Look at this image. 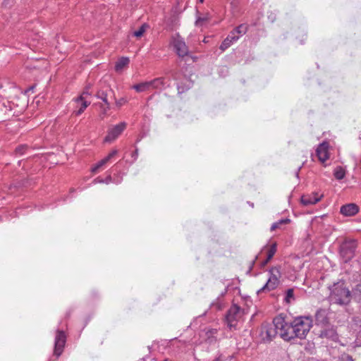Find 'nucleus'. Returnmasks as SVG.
<instances>
[{
	"mask_svg": "<svg viewBox=\"0 0 361 361\" xmlns=\"http://www.w3.org/2000/svg\"><path fill=\"white\" fill-rule=\"evenodd\" d=\"M338 361H354L353 357L347 354H343L338 358Z\"/></svg>",
	"mask_w": 361,
	"mask_h": 361,
	"instance_id": "nucleus-32",
	"label": "nucleus"
},
{
	"mask_svg": "<svg viewBox=\"0 0 361 361\" xmlns=\"http://www.w3.org/2000/svg\"><path fill=\"white\" fill-rule=\"evenodd\" d=\"M358 212V207L353 203L343 205L341 207V213L346 216H353Z\"/></svg>",
	"mask_w": 361,
	"mask_h": 361,
	"instance_id": "nucleus-15",
	"label": "nucleus"
},
{
	"mask_svg": "<svg viewBox=\"0 0 361 361\" xmlns=\"http://www.w3.org/2000/svg\"><path fill=\"white\" fill-rule=\"evenodd\" d=\"M304 361H319V360L314 357H309V358L305 359Z\"/></svg>",
	"mask_w": 361,
	"mask_h": 361,
	"instance_id": "nucleus-41",
	"label": "nucleus"
},
{
	"mask_svg": "<svg viewBox=\"0 0 361 361\" xmlns=\"http://www.w3.org/2000/svg\"><path fill=\"white\" fill-rule=\"evenodd\" d=\"M27 148V145H20L16 147V152L20 154H23L25 150Z\"/></svg>",
	"mask_w": 361,
	"mask_h": 361,
	"instance_id": "nucleus-33",
	"label": "nucleus"
},
{
	"mask_svg": "<svg viewBox=\"0 0 361 361\" xmlns=\"http://www.w3.org/2000/svg\"><path fill=\"white\" fill-rule=\"evenodd\" d=\"M276 252V244L274 243L268 249L267 257L268 260L271 259L273 256L275 255Z\"/></svg>",
	"mask_w": 361,
	"mask_h": 361,
	"instance_id": "nucleus-25",
	"label": "nucleus"
},
{
	"mask_svg": "<svg viewBox=\"0 0 361 361\" xmlns=\"http://www.w3.org/2000/svg\"><path fill=\"white\" fill-rule=\"evenodd\" d=\"M126 127V123L125 122H122L118 125H116L111 130H109L108 135L105 137L104 141L107 142H110L118 137V136L121 134V133L124 130Z\"/></svg>",
	"mask_w": 361,
	"mask_h": 361,
	"instance_id": "nucleus-7",
	"label": "nucleus"
},
{
	"mask_svg": "<svg viewBox=\"0 0 361 361\" xmlns=\"http://www.w3.org/2000/svg\"><path fill=\"white\" fill-rule=\"evenodd\" d=\"M107 161H108V159L104 158V159H102V160H101V161L97 164V165H98V166L101 167V166H102L103 165H104Z\"/></svg>",
	"mask_w": 361,
	"mask_h": 361,
	"instance_id": "nucleus-37",
	"label": "nucleus"
},
{
	"mask_svg": "<svg viewBox=\"0 0 361 361\" xmlns=\"http://www.w3.org/2000/svg\"><path fill=\"white\" fill-rule=\"evenodd\" d=\"M100 167L98 166V165L97 164L93 169H92V172H95L98 169H99Z\"/></svg>",
	"mask_w": 361,
	"mask_h": 361,
	"instance_id": "nucleus-44",
	"label": "nucleus"
},
{
	"mask_svg": "<svg viewBox=\"0 0 361 361\" xmlns=\"http://www.w3.org/2000/svg\"><path fill=\"white\" fill-rule=\"evenodd\" d=\"M150 83L149 82H145L133 85V88L138 92H144L150 88Z\"/></svg>",
	"mask_w": 361,
	"mask_h": 361,
	"instance_id": "nucleus-21",
	"label": "nucleus"
},
{
	"mask_svg": "<svg viewBox=\"0 0 361 361\" xmlns=\"http://www.w3.org/2000/svg\"><path fill=\"white\" fill-rule=\"evenodd\" d=\"M79 102H81V106L80 107V109L75 111V114L76 115H80L84 111L85 109L89 106L90 104V102H87V101H85V99L83 100H79Z\"/></svg>",
	"mask_w": 361,
	"mask_h": 361,
	"instance_id": "nucleus-26",
	"label": "nucleus"
},
{
	"mask_svg": "<svg viewBox=\"0 0 361 361\" xmlns=\"http://www.w3.org/2000/svg\"><path fill=\"white\" fill-rule=\"evenodd\" d=\"M334 176L338 180L343 179L344 178V176H345V171H344V169L342 167H341V166L336 167L335 171H334Z\"/></svg>",
	"mask_w": 361,
	"mask_h": 361,
	"instance_id": "nucleus-23",
	"label": "nucleus"
},
{
	"mask_svg": "<svg viewBox=\"0 0 361 361\" xmlns=\"http://www.w3.org/2000/svg\"><path fill=\"white\" fill-rule=\"evenodd\" d=\"M290 222L289 219H284L279 221L278 222L274 223L271 227V231H274L277 228H279L281 225L288 224Z\"/></svg>",
	"mask_w": 361,
	"mask_h": 361,
	"instance_id": "nucleus-24",
	"label": "nucleus"
},
{
	"mask_svg": "<svg viewBox=\"0 0 361 361\" xmlns=\"http://www.w3.org/2000/svg\"><path fill=\"white\" fill-rule=\"evenodd\" d=\"M294 295H293V289L290 288L286 292V301L287 302H290V300L293 299Z\"/></svg>",
	"mask_w": 361,
	"mask_h": 361,
	"instance_id": "nucleus-31",
	"label": "nucleus"
},
{
	"mask_svg": "<svg viewBox=\"0 0 361 361\" xmlns=\"http://www.w3.org/2000/svg\"><path fill=\"white\" fill-rule=\"evenodd\" d=\"M243 314L242 310L240 307L236 305H232L226 314V320L228 324L232 326L233 322L238 319Z\"/></svg>",
	"mask_w": 361,
	"mask_h": 361,
	"instance_id": "nucleus-8",
	"label": "nucleus"
},
{
	"mask_svg": "<svg viewBox=\"0 0 361 361\" xmlns=\"http://www.w3.org/2000/svg\"><path fill=\"white\" fill-rule=\"evenodd\" d=\"M247 30V27L245 25H240L238 26L234 31H235L236 34L242 35L245 34Z\"/></svg>",
	"mask_w": 361,
	"mask_h": 361,
	"instance_id": "nucleus-30",
	"label": "nucleus"
},
{
	"mask_svg": "<svg viewBox=\"0 0 361 361\" xmlns=\"http://www.w3.org/2000/svg\"><path fill=\"white\" fill-rule=\"evenodd\" d=\"M13 1V0H4L3 4L5 6H7L9 4L10 1L12 2Z\"/></svg>",
	"mask_w": 361,
	"mask_h": 361,
	"instance_id": "nucleus-40",
	"label": "nucleus"
},
{
	"mask_svg": "<svg viewBox=\"0 0 361 361\" xmlns=\"http://www.w3.org/2000/svg\"><path fill=\"white\" fill-rule=\"evenodd\" d=\"M117 152H118V151L114 149L105 158L108 159V161H109L111 158H112L114 155H116L117 154Z\"/></svg>",
	"mask_w": 361,
	"mask_h": 361,
	"instance_id": "nucleus-36",
	"label": "nucleus"
},
{
	"mask_svg": "<svg viewBox=\"0 0 361 361\" xmlns=\"http://www.w3.org/2000/svg\"><path fill=\"white\" fill-rule=\"evenodd\" d=\"M177 88L178 93H183L185 91L184 88L181 87L180 85H178Z\"/></svg>",
	"mask_w": 361,
	"mask_h": 361,
	"instance_id": "nucleus-39",
	"label": "nucleus"
},
{
	"mask_svg": "<svg viewBox=\"0 0 361 361\" xmlns=\"http://www.w3.org/2000/svg\"><path fill=\"white\" fill-rule=\"evenodd\" d=\"M200 1L201 3H203L204 0H200Z\"/></svg>",
	"mask_w": 361,
	"mask_h": 361,
	"instance_id": "nucleus-47",
	"label": "nucleus"
},
{
	"mask_svg": "<svg viewBox=\"0 0 361 361\" xmlns=\"http://www.w3.org/2000/svg\"><path fill=\"white\" fill-rule=\"evenodd\" d=\"M66 343V335L63 331L58 330L55 338L54 354L59 357L63 352Z\"/></svg>",
	"mask_w": 361,
	"mask_h": 361,
	"instance_id": "nucleus-6",
	"label": "nucleus"
},
{
	"mask_svg": "<svg viewBox=\"0 0 361 361\" xmlns=\"http://www.w3.org/2000/svg\"><path fill=\"white\" fill-rule=\"evenodd\" d=\"M111 180V176H109L106 179V183H108L109 181H110Z\"/></svg>",
	"mask_w": 361,
	"mask_h": 361,
	"instance_id": "nucleus-45",
	"label": "nucleus"
},
{
	"mask_svg": "<svg viewBox=\"0 0 361 361\" xmlns=\"http://www.w3.org/2000/svg\"><path fill=\"white\" fill-rule=\"evenodd\" d=\"M97 97L102 99V102L106 105V109H110V104L108 100V96L115 99L114 92L110 87H107L106 90H99L97 92Z\"/></svg>",
	"mask_w": 361,
	"mask_h": 361,
	"instance_id": "nucleus-10",
	"label": "nucleus"
},
{
	"mask_svg": "<svg viewBox=\"0 0 361 361\" xmlns=\"http://www.w3.org/2000/svg\"><path fill=\"white\" fill-rule=\"evenodd\" d=\"M329 300L331 303L337 304L341 306L348 305L352 297V290L350 291L343 281L334 283L331 287Z\"/></svg>",
	"mask_w": 361,
	"mask_h": 361,
	"instance_id": "nucleus-1",
	"label": "nucleus"
},
{
	"mask_svg": "<svg viewBox=\"0 0 361 361\" xmlns=\"http://www.w3.org/2000/svg\"><path fill=\"white\" fill-rule=\"evenodd\" d=\"M90 87H91V85H87V86L85 87V89H84V90H83V92H82V94H81L80 97H77V98L75 99V102H79V100H83V99H85V95L90 94V92H89V90L90 89Z\"/></svg>",
	"mask_w": 361,
	"mask_h": 361,
	"instance_id": "nucleus-27",
	"label": "nucleus"
},
{
	"mask_svg": "<svg viewBox=\"0 0 361 361\" xmlns=\"http://www.w3.org/2000/svg\"><path fill=\"white\" fill-rule=\"evenodd\" d=\"M283 328V317H276L271 324H267L262 326L261 335L264 341L270 342L276 334H279Z\"/></svg>",
	"mask_w": 361,
	"mask_h": 361,
	"instance_id": "nucleus-2",
	"label": "nucleus"
},
{
	"mask_svg": "<svg viewBox=\"0 0 361 361\" xmlns=\"http://www.w3.org/2000/svg\"><path fill=\"white\" fill-rule=\"evenodd\" d=\"M135 154H137V150H135Z\"/></svg>",
	"mask_w": 361,
	"mask_h": 361,
	"instance_id": "nucleus-46",
	"label": "nucleus"
},
{
	"mask_svg": "<svg viewBox=\"0 0 361 361\" xmlns=\"http://www.w3.org/2000/svg\"><path fill=\"white\" fill-rule=\"evenodd\" d=\"M150 87L157 89L161 90L164 87L165 82L164 78H157L151 81H149Z\"/></svg>",
	"mask_w": 361,
	"mask_h": 361,
	"instance_id": "nucleus-17",
	"label": "nucleus"
},
{
	"mask_svg": "<svg viewBox=\"0 0 361 361\" xmlns=\"http://www.w3.org/2000/svg\"><path fill=\"white\" fill-rule=\"evenodd\" d=\"M129 63V59L127 57H122L116 63L115 69L117 72L122 71Z\"/></svg>",
	"mask_w": 361,
	"mask_h": 361,
	"instance_id": "nucleus-20",
	"label": "nucleus"
},
{
	"mask_svg": "<svg viewBox=\"0 0 361 361\" xmlns=\"http://www.w3.org/2000/svg\"><path fill=\"white\" fill-rule=\"evenodd\" d=\"M34 88H35V85L30 86L27 90H25V93H27L28 92H30L31 90L32 91Z\"/></svg>",
	"mask_w": 361,
	"mask_h": 361,
	"instance_id": "nucleus-43",
	"label": "nucleus"
},
{
	"mask_svg": "<svg viewBox=\"0 0 361 361\" xmlns=\"http://www.w3.org/2000/svg\"><path fill=\"white\" fill-rule=\"evenodd\" d=\"M209 19V15L207 14L204 17H198L195 21V25L197 26H202L204 23L207 22Z\"/></svg>",
	"mask_w": 361,
	"mask_h": 361,
	"instance_id": "nucleus-29",
	"label": "nucleus"
},
{
	"mask_svg": "<svg viewBox=\"0 0 361 361\" xmlns=\"http://www.w3.org/2000/svg\"><path fill=\"white\" fill-rule=\"evenodd\" d=\"M319 336L322 338H326L334 341L338 340V335L336 329L334 326L327 327L320 331Z\"/></svg>",
	"mask_w": 361,
	"mask_h": 361,
	"instance_id": "nucleus-11",
	"label": "nucleus"
},
{
	"mask_svg": "<svg viewBox=\"0 0 361 361\" xmlns=\"http://www.w3.org/2000/svg\"><path fill=\"white\" fill-rule=\"evenodd\" d=\"M280 336L285 341H290L295 338H297V334L295 331L293 321L290 323H288L283 318V328L279 331Z\"/></svg>",
	"mask_w": 361,
	"mask_h": 361,
	"instance_id": "nucleus-5",
	"label": "nucleus"
},
{
	"mask_svg": "<svg viewBox=\"0 0 361 361\" xmlns=\"http://www.w3.org/2000/svg\"><path fill=\"white\" fill-rule=\"evenodd\" d=\"M357 247V240L354 239H345L340 245V255L345 262L353 259Z\"/></svg>",
	"mask_w": 361,
	"mask_h": 361,
	"instance_id": "nucleus-3",
	"label": "nucleus"
},
{
	"mask_svg": "<svg viewBox=\"0 0 361 361\" xmlns=\"http://www.w3.org/2000/svg\"><path fill=\"white\" fill-rule=\"evenodd\" d=\"M270 260H268V259L267 258L265 260H264L262 262V267H264L266 264H267V263L269 262Z\"/></svg>",
	"mask_w": 361,
	"mask_h": 361,
	"instance_id": "nucleus-42",
	"label": "nucleus"
},
{
	"mask_svg": "<svg viewBox=\"0 0 361 361\" xmlns=\"http://www.w3.org/2000/svg\"><path fill=\"white\" fill-rule=\"evenodd\" d=\"M352 297L355 302H361V283L352 289Z\"/></svg>",
	"mask_w": 361,
	"mask_h": 361,
	"instance_id": "nucleus-18",
	"label": "nucleus"
},
{
	"mask_svg": "<svg viewBox=\"0 0 361 361\" xmlns=\"http://www.w3.org/2000/svg\"><path fill=\"white\" fill-rule=\"evenodd\" d=\"M315 322L317 325L324 326L329 323L328 312L325 309H319L315 314Z\"/></svg>",
	"mask_w": 361,
	"mask_h": 361,
	"instance_id": "nucleus-12",
	"label": "nucleus"
},
{
	"mask_svg": "<svg viewBox=\"0 0 361 361\" xmlns=\"http://www.w3.org/2000/svg\"><path fill=\"white\" fill-rule=\"evenodd\" d=\"M228 37H230L231 42H235L238 39L239 37L236 35L235 31L233 30L228 35Z\"/></svg>",
	"mask_w": 361,
	"mask_h": 361,
	"instance_id": "nucleus-34",
	"label": "nucleus"
},
{
	"mask_svg": "<svg viewBox=\"0 0 361 361\" xmlns=\"http://www.w3.org/2000/svg\"><path fill=\"white\" fill-rule=\"evenodd\" d=\"M322 196H318L317 193H312L311 195H303L301 197V202L302 204L307 206L314 204L321 200Z\"/></svg>",
	"mask_w": 361,
	"mask_h": 361,
	"instance_id": "nucleus-14",
	"label": "nucleus"
},
{
	"mask_svg": "<svg viewBox=\"0 0 361 361\" xmlns=\"http://www.w3.org/2000/svg\"><path fill=\"white\" fill-rule=\"evenodd\" d=\"M269 279L279 283V279L281 277V272L279 267H274L269 270Z\"/></svg>",
	"mask_w": 361,
	"mask_h": 361,
	"instance_id": "nucleus-19",
	"label": "nucleus"
},
{
	"mask_svg": "<svg viewBox=\"0 0 361 361\" xmlns=\"http://www.w3.org/2000/svg\"><path fill=\"white\" fill-rule=\"evenodd\" d=\"M173 47L176 49V52L179 57H184L188 55V48L185 44V42L180 39L179 37L175 38L173 40Z\"/></svg>",
	"mask_w": 361,
	"mask_h": 361,
	"instance_id": "nucleus-9",
	"label": "nucleus"
},
{
	"mask_svg": "<svg viewBox=\"0 0 361 361\" xmlns=\"http://www.w3.org/2000/svg\"><path fill=\"white\" fill-rule=\"evenodd\" d=\"M297 338H304L312 326V320L307 317H297L293 320Z\"/></svg>",
	"mask_w": 361,
	"mask_h": 361,
	"instance_id": "nucleus-4",
	"label": "nucleus"
},
{
	"mask_svg": "<svg viewBox=\"0 0 361 361\" xmlns=\"http://www.w3.org/2000/svg\"><path fill=\"white\" fill-rule=\"evenodd\" d=\"M148 27H149V25L147 23L142 24L141 25V27L137 30H136L133 32V35L137 37H141Z\"/></svg>",
	"mask_w": 361,
	"mask_h": 361,
	"instance_id": "nucleus-22",
	"label": "nucleus"
},
{
	"mask_svg": "<svg viewBox=\"0 0 361 361\" xmlns=\"http://www.w3.org/2000/svg\"><path fill=\"white\" fill-rule=\"evenodd\" d=\"M114 99L116 101V106L118 107L121 106L123 104H124L127 102L126 99L124 97H122L118 100H116V98Z\"/></svg>",
	"mask_w": 361,
	"mask_h": 361,
	"instance_id": "nucleus-35",
	"label": "nucleus"
},
{
	"mask_svg": "<svg viewBox=\"0 0 361 361\" xmlns=\"http://www.w3.org/2000/svg\"><path fill=\"white\" fill-rule=\"evenodd\" d=\"M232 42H233L231 41L230 37H227L221 43L219 47L220 49L222 50L223 51H225L227 48H228L231 46Z\"/></svg>",
	"mask_w": 361,
	"mask_h": 361,
	"instance_id": "nucleus-28",
	"label": "nucleus"
},
{
	"mask_svg": "<svg viewBox=\"0 0 361 361\" xmlns=\"http://www.w3.org/2000/svg\"><path fill=\"white\" fill-rule=\"evenodd\" d=\"M279 283L269 279L266 284L260 290H258L257 293L259 294L261 292L272 290L275 289L279 286Z\"/></svg>",
	"mask_w": 361,
	"mask_h": 361,
	"instance_id": "nucleus-16",
	"label": "nucleus"
},
{
	"mask_svg": "<svg viewBox=\"0 0 361 361\" xmlns=\"http://www.w3.org/2000/svg\"><path fill=\"white\" fill-rule=\"evenodd\" d=\"M316 154L319 160L324 163L329 158L328 144L326 142L320 144L316 149Z\"/></svg>",
	"mask_w": 361,
	"mask_h": 361,
	"instance_id": "nucleus-13",
	"label": "nucleus"
},
{
	"mask_svg": "<svg viewBox=\"0 0 361 361\" xmlns=\"http://www.w3.org/2000/svg\"><path fill=\"white\" fill-rule=\"evenodd\" d=\"M100 108L102 109L103 114H106V111L109 109H106V105H105V106H104L103 105H100Z\"/></svg>",
	"mask_w": 361,
	"mask_h": 361,
	"instance_id": "nucleus-38",
	"label": "nucleus"
},
{
	"mask_svg": "<svg viewBox=\"0 0 361 361\" xmlns=\"http://www.w3.org/2000/svg\"><path fill=\"white\" fill-rule=\"evenodd\" d=\"M165 361H168V360H165Z\"/></svg>",
	"mask_w": 361,
	"mask_h": 361,
	"instance_id": "nucleus-48",
	"label": "nucleus"
}]
</instances>
